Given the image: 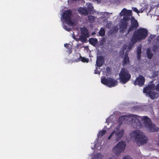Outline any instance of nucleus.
Returning <instances> with one entry per match:
<instances>
[{
  "label": "nucleus",
  "mask_w": 159,
  "mask_h": 159,
  "mask_svg": "<svg viewBox=\"0 0 159 159\" xmlns=\"http://www.w3.org/2000/svg\"><path fill=\"white\" fill-rule=\"evenodd\" d=\"M129 57L127 56H125L124 58L123 61V64L125 65L129 63Z\"/></svg>",
  "instance_id": "obj_18"
},
{
  "label": "nucleus",
  "mask_w": 159,
  "mask_h": 159,
  "mask_svg": "<svg viewBox=\"0 0 159 159\" xmlns=\"http://www.w3.org/2000/svg\"><path fill=\"white\" fill-rule=\"evenodd\" d=\"M156 89V90L159 91V83L157 85Z\"/></svg>",
  "instance_id": "obj_30"
},
{
  "label": "nucleus",
  "mask_w": 159,
  "mask_h": 159,
  "mask_svg": "<svg viewBox=\"0 0 159 159\" xmlns=\"http://www.w3.org/2000/svg\"><path fill=\"white\" fill-rule=\"evenodd\" d=\"M148 34V30L144 28H141L135 31L131 40V43L128 46L127 51L130 50L134 44L136 42L144 39Z\"/></svg>",
  "instance_id": "obj_2"
},
{
  "label": "nucleus",
  "mask_w": 159,
  "mask_h": 159,
  "mask_svg": "<svg viewBox=\"0 0 159 159\" xmlns=\"http://www.w3.org/2000/svg\"><path fill=\"white\" fill-rule=\"evenodd\" d=\"M101 83L110 87H114L117 84V81L112 78H101Z\"/></svg>",
  "instance_id": "obj_8"
},
{
  "label": "nucleus",
  "mask_w": 159,
  "mask_h": 159,
  "mask_svg": "<svg viewBox=\"0 0 159 159\" xmlns=\"http://www.w3.org/2000/svg\"><path fill=\"white\" fill-rule=\"evenodd\" d=\"M89 40V43L93 46H95L97 43L98 40L96 39L91 38Z\"/></svg>",
  "instance_id": "obj_16"
},
{
  "label": "nucleus",
  "mask_w": 159,
  "mask_h": 159,
  "mask_svg": "<svg viewBox=\"0 0 159 159\" xmlns=\"http://www.w3.org/2000/svg\"><path fill=\"white\" fill-rule=\"evenodd\" d=\"M114 127H115V125H113L111 126V129H112Z\"/></svg>",
  "instance_id": "obj_35"
},
{
  "label": "nucleus",
  "mask_w": 159,
  "mask_h": 159,
  "mask_svg": "<svg viewBox=\"0 0 159 159\" xmlns=\"http://www.w3.org/2000/svg\"><path fill=\"white\" fill-rule=\"evenodd\" d=\"M68 51H69V53H70L72 52V50L70 49Z\"/></svg>",
  "instance_id": "obj_36"
},
{
  "label": "nucleus",
  "mask_w": 159,
  "mask_h": 159,
  "mask_svg": "<svg viewBox=\"0 0 159 159\" xmlns=\"http://www.w3.org/2000/svg\"><path fill=\"white\" fill-rule=\"evenodd\" d=\"M69 44L67 43L64 44L65 47L66 48H67L69 46Z\"/></svg>",
  "instance_id": "obj_32"
},
{
  "label": "nucleus",
  "mask_w": 159,
  "mask_h": 159,
  "mask_svg": "<svg viewBox=\"0 0 159 159\" xmlns=\"http://www.w3.org/2000/svg\"><path fill=\"white\" fill-rule=\"evenodd\" d=\"M80 61V59H77V60L76 61Z\"/></svg>",
  "instance_id": "obj_38"
},
{
  "label": "nucleus",
  "mask_w": 159,
  "mask_h": 159,
  "mask_svg": "<svg viewBox=\"0 0 159 159\" xmlns=\"http://www.w3.org/2000/svg\"><path fill=\"white\" fill-rule=\"evenodd\" d=\"M102 156L101 154H98L95 157V159H101L102 158Z\"/></svg>",
  "instance_id": "obj_25"
},
{
  "label": "nucleus",
  "mask_w": 159,
  "mask_h": 159,
  "mask_svg": "<svg viewBox=\"0 0 159 159\" xmlns=\"http://www.w3.org/2000/svg\"><path fill=\"white\" fill-rule=\"evenodd\" d=\"M81 60L84 62H88L89 60L88 59L85 57H82L81 58Z\"/></svg>",
  "instance_id": "obj_24"
},
{
  "label": "nucleus",
  "mask_w": 159,
  "mask_h": 159,
  "mask_svg": "<svg viewBox=\"0 0 159 159\" xmlns=\"http://www.w3.org/2000/svg\"><path fill=\"white\" fill-rule=\"evenodd\" d=\"M106 132V131L105 130H102L100 131L98 134V137H101Z\"/></svg>",
  "instance_id": "obj_19"
},
{
  "label": "nucleus",
  "mask_w": 159,
  "mask_h": 159,
  "mask_svg": "<svg viewBox=\"0 0 159 159\" xmlns=\"http://www.w3.org/2000/svg\"><path fill=\"white\" fill-rule=\"evenodd\" d=\"M131 26L130 30H131L132 29L136 28L138 27V23L137 20H136L133 17H132L131 18Z\"/></svg>",
  "instance_id": "obj_13"
},
{
  "label": "nucleus",
  "mask_w": 159,
  "mask_h": 159,
  "mask_svg": "<svg viewBox=\"0 0 159 159\" xmlns=\"http://www.w3.org/2000/svg\"><path fill=\"white\" fill-rule=\"evenodd\" d=\"M105 31L103 29H102L100 30L99 32V35L100 36H103L105 34Z\"/></svg>",
  "instance_id": "obj_23"
},
{
  "label": "nucleus",
  "mask_w": 159,
  "mask_h": 159,
  "mask_svg": "<svg viewBox=\"0 0 159 159\" xmlns=\"http://www.w3.org/2000/svg\"><path fill=\"white\" fill-rule=\"evenodd\" d=\"M78 55L80 57H81V55L80 53L78 54Z\"/></svg>",
  "instance_id": "obj_37"
},
{
  "label": "nucleus",
  "mask_w": 159,
  "mask_h": 159,
  "mask_svg": "<svg viewBox=\"0 0 159 159\" xmlns=\"http://www.w3.org/2000/svg\"><path fill=\"white\" fill-rule=\"evenodd\" d=\"M132 9L134 11L137 13H139V11L136 7H133Z\"/></svg>",
  "instance_id": "obj_26"
},
{
  "label": "nucleus",
  "mask_w": 159,
  "mask_h": 159,
  "mask_svg": "<svg viewBox=\"0 0 159 159\" xmlns=\"http://www.w3.org/2000/svg\"><path fill=\"white\" fill-rule=\"evenodd\" d=\"M123 159H132V158L129 156H126L123 157Z\"/></svg>",
  "instance_id": "obj_29"
},
{
  "label": "nucleus",
  "mask_w": 159,
  "mask_h": 159,
  "mask_svg": "<svg viewBox=\"0 0 159 159\" xmlns=\"http://www.w3.org/2000/svg\"><path fill=\"white\" fill-rule=\"evenodd\" d=\"M158 38H159V36H158Z\"/></svg>",
  "instance_id": "obj_40"
},
{
  "label": "nucleus",
  "mask_w": 159,
  "mask_h": 159,
  "mask_svg": "<svg viewBox=\"0 0 159 159\" xmlns=\"http://www.w3.org/2000/svg\"><path fill=\"white\" fill-rule=\"evenodd\" d=\"M123 133L124 130L122 129H119L118 128L115 129L109 136L108 139H110L113 138L118 139L122 137Z\"/></svg>",
  "instance_id": "obj_9"
},
{
  "label": "nucleus",
  "mask_w": 159,
  "mask_h": 159,
  "mask_svg": "<svg viewBox=\"0 0 159 159\" xmlns=\"http://www.w3.org/2000/svg\"><path fill=\"white\" fill-rule=\"evenodd\" d=\"M111 26V24L110 23H108L107 24V27L108 28H109Z\"/></svg>",
  "instance_id": "obj_33"
},
{
  "label": "nucleus",
  "mask_w": 159,
  "mask_h": 159,
  "mask_svg": "<svg viewBox=\"0 0 159 159\" xmlns=\"http://www.w3.org/2000/svg\"><path fill=\"white\" fill-rule=\"evenodd\" d=\"M95 74H99L100 72L98 70V68L97 67L96 68L95 70Z\"/></svg>",
  "instance_id": "obj_28"
},
{
  "label": "nucleus",
  "mask_w": 159,
  "mask_h": 159,
  "mask_svg": "<svg viewBox=\"0 0 159 159\" xmlns=\"http://www.w3.org/2000/svg\"><path fill=\"white\" fill-rule=\"evenodd\" d=\"M61 20L63 23V28L67 31H69L70 30L68 25H74L75 23V21L72 19L71 12L69 10L65 11L63 13Z\"/></svg>",
  "instance_id": "obj_3"
},
{
  "label": "nucleus",
  "mask_w": 159,
  "mask_h": 159,
  "mask_svg": "<svg viewBox=\"0 0 159 159\" xmlns=\"http://www.w3.org/2000/svg\"><path fill=\"white\" fill-rule=\"evenodd\" d=\"M125 148V143L123 142H120L114 147L113 151L116 153H120L124 150Z\"/></svg>",
  "instance_id": "obj_10"
},
{
  "label": "nucleus",
  "mask_w": 159,
  "mask_h": 159,
  "mask_svg": "<svg viewBox=\"0 0 159 159\" xmlns=\"http://www.w3.org/2000/svg\"><path fill=\"white\" fill-rule=\"evenodd\" d=\"M126 48H127V47H126V48H125V49H126Z\"/></svg>",
  "instance_id": "obj_39"
},
{
  "label": "nucleus",
  "mask_w": 159,
  "mask_h": 159,
  "mask_svg": "<svg viewBox=\"0 0 159 159\" xmlns=\"http://www.w3.org/2000/svg\"><path fill=\"white\" fill-rule=\"evenodd\" d=\"M150 48L148 49L147 54L148 58L149 59H151L152 56V54L150 52Z\"/></svg>",
  "instance_id": "obj_21"
},
{
  "label": "nucleus",
  "mask_w": 159,
  "mask_h": 159,
  "mask_svg": "<svg viewBox=\"0 0 159 159\" xmlns=\"http://www.w3.org/2000/svg\"><path fill=\"white\" fill-rule=\"evenodd\" d=\"M111 118H109L108 119H107L106 120L107 122H109L111 120Z\"/></svg>",
  "instance_id": "obj_31"
},
{
  "label": "nucleus",
  "mask_w": 159,
  "mask_h": 159,
  "mask_svg": "<svg viewBox=\"0 0 159 159\" xmlns=\"http://www.w3.org/2000/svg\"><path fill=\"white\" fill-rule=\"evenodd\" d=\"M127 120L134 121L139 126H141L140 122H141L143 124L142 126L150 132L159 131V128L156 127L154 124L152 123L150 119L147 116H139L132 115L129 116H122L119 119L120 122H125Z\"/></svg>",
  "instance_id": "obj_1"
},
{
  "label": "nucleus",
  "mask_w": 159,
  "mask_h": 159,
  "mask_svg": "<svg viewBox=\"0 0 159 159\" xmlns=\"http://www.w3.org/2000/svg\"><path fill=\"white\" fill-rule=\"evenodd\" d=\"M87 37L84 36V35H82L81 36H80V40L82 42H86L87 41Z\"/></svg>",
  "instance_id": "obj_17"
},
{
  "label": "nucleus",
  "mask_w": 159,
  "mask_h": 159,
  "mask_svg": "<svg viewBox=\"0 0 159 159\" xmlns=\"http://www.w3.org/2000/svg\"><path fill=\"white\" fill-rule=\"evenodd\" d=\"M130 136L132 138H134L137 144L141 145L146 143L148 141V138L141 131L136 130L132 132Z\"/></svg>",
  "instance_id": "obj_4"
},
{
  "label": "nucleus",
  "mask_w": 159,
  "mask_h": 159,
  "mask_svg": "<svg viewBox=\"0 0 159 159\" xmlns=\"http://www.w3.org/2000/svg\"><path fill=\"white\" fill-rule=\"evenodd\" d=\"M100 143H98V144H96L95 145L94 148L95 149H99V145H100Z\"/></svg>",
  "instance_id": "obj_27"
},
{
  "label": "nucleus",
  "mask_w": 159,
  "mask_h": 159,
  "mask_svg": "<svg viewBox=\"0 0 159 159\" xmlns=\"http://www.w3.org/2000/svg\"><path fill=\"white\" fill-rule=\"evenodd\" d=\"M131 15L132 11L127 10L125 8L122 9L120 13V16H123V20L120 24L121 28H125L127 27L129 21V18L127 17Z\"/></svg>",
  "instance_id": "obj_5"
},
{
  "label": "nucleus",
  "mask_w": 159,
  "mask_h": 159,
  "mask_svg": "<svg viewBox=\"0 0 159 159\" xmlns=\"http://www.w3.org/2000/svg\"><path fill=\"white\" fill-rule=\"evenodd\" d=\"M88 19L90 22H93L95 20V18L94 16H89L88 17Z\"/></svg>",
  "instance_id": "obj_22"
},
{
  "label": "nucleus",
  "mask_w": 159,
  "mask_h": 159,
  "mask_svg": "<svg viewBox=\"0 0 159 159\" xmlns=\"http://www.w3.org/2000/svg\"><path fill=\"white\" fill-rule=\"evenodd\" d=\"M155 37V36L154 35H151V36H150V37L151 38H154Z\"/></svg>",
  "instance_id": "obj_34"
},
{
  "label": "nucleus",
  "mask_w": 159,
  "mask_h": 159,
  "mask_svg": "<svg viewBox=\"0 0 159 159\" xmlns=\"http://www.w3.org/2000/svg\"><path fill=\"white\" fill-rule=\"evenodd\" d=\"M119 75L120 82L123 84H125L131 78V75L129 71L125 68H123L121 70Z\"/></svg>",
  "instance_id": "obj_7"
},
{
  "label": "nucleus",
  "mask_w": 159,
  "mask_h": 159,
  "mask_svg": "<svg viewBox=\"0 0 159 159\" xmlns=\"http://www.w3.org/2000/svg\"><path fill=\"white\" fill-rule=\"evenodd\" d=\"M81 34L84 36L89 37V33L88 31L86 28L84 27L81 28Z\"/></svg>",
  "instance_id": "obj_15"
},
{
  "label": "nucleus",
  "mask_w": 159,
  "mask_h": 159,
  "mask_svg": "<svg viewBox=\"0 0 159 159\" xmlns=\"http://www.w3.org/2000/svg\"><path fill=\"white\" fill-rule=\"evenodd\" d=\"M155 85L152 84L148 86L143 89V92L146 94V95H148L152 99L157 98L158 94L155 91Z\"/></svg>",
  "instance_id": "obj_6"
},
{
  "label": "nucleus",
  "mask_w": 159,
  "mask_h": 159,
  "mask_svg": "<svg viewBox=\"0 0 159 159\" xmlns=\"http://www.w3.org/2000/svg\"><path fill=\"white\" fill-rule=\"evenodd\" d=\"M88 6L87 10H86L84 8L80 7L78 9V11L81 14L85 15H87V11L90 9H92L93 7L91 5V4L90 3H87V4Z\"/></svg>",
  "instance_id": "obj_11"
},
{
  "label": "nucleus",
  "mask_w": 159,
  "mask_h": 159,
  "mask_svg": "<svg viewBox=\"0 0 159 159\" xmlns=\"http://www.w3.org/2000/svg\"><path fill=\"white\" fill-rule=\"evenodd\" d=\"M103 63V58L102 56H99L97 57L96 64L98 66H101Z\"/></svg>",
  "instance_id": "obj_14"
},
{
  "label": "nucleus",
  "mask_w": 159,
  "mask_h": 159,
  "mask_svg": "<svg viewBox=\"0 0 159 159\" xmlns=\"http://www.w3.org/2000/svg\"><path fill=\"white\" fill-rule=\"evenodd\" d=\"M145 79L143 76L139 75L134 81V84L139 86H142L144 84Z\"/></svg>",
  "instance_id": "obj_12"
},
{
  "label": "nucleus",
  "mask_w": 159,
  "mask_h": 159,
  "mask_svg": "<svg viewBox=\"0 0 159 159\" xmlns=\"http://www.w3.org/2000/svg\"><path fill=\"white\" fill-rule=\"evenodd\" d=\"M137 57L138 59L140 58V56L141 53V47L139 46L137 49Z\"/></svg>",
  "instance_id": "obj_20"
}]
</instances>
